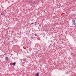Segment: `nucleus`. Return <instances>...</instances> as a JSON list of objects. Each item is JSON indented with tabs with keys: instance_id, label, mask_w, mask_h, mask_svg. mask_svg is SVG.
I'll return each mask as SVG.
<instances>
[{
	"instance_id": "7ed1b4c3",
	"label": "nucleus",
	"mask_w": 76,
	"mask_h": 76,
	"mask_svg": "<svg viewBox=\"0 0 76 76\" xmlns=\"http://www.w3.org/2000/svg\"><path fill=\"white\" fill-rule=\"evenodd\" d=\"M36 75L35 76H39V74L38 73H36Z\"/></svg>"
},
{
	"instance_id": "1a4fd4ad",
	"label": "nucleus",
	"mask_w": 76,
	"mask_h": 76,
	"mask_svg": "<svg viewBox=\"0 0 76 76\" xmlns=\"http://www.w3.org/2000/svg\"><path fill=\"white\" fill-rule=\"evenodd\" d=\"M32 25H34V23H32Z\"/></svg>"
},
{
	"instance_id": "f257e3e1",
	"label": "nucleus",
	"mask_w": 76,
	"mask_h": 76,
	"mask_svg": "<svg viewBox=\"0 0 76 76\" xmlns=\"http://www.w3.org/2000/svg\"><path fill=\"white\" fill-rule=\"evenodd\" d=\"M72 23L73 25H76V23H75V18H72Z\"/></svg>"
},
{
	"instance_id": "20e7f679",
	"label": "nucleus",
	"mask_w": 76,
	"mask_h": 76,
	"mask_svg": "<svg viewBox=\"0 0 76 76\" xmlns=\"http://www.w3.org/2000/svg\"><path fill=\"white\" fill-rule=\"evenodd\" d=\"M9 58H8V57H6L5 58V60H8Z\"/></svg>"
},
{
	"instance_id": "ddd939ff",
	"label": "nucleus",
	"mask_w": 76,
	"mask_h": 76,
	"mask_svg": "<svg viewBox=\"0 0 76 76\" xmlns=\"http://www.w3.org/2000/svg\"><path fill=\"white\" fill-rule=\"evenodd\" d=\"M23 63H23H25L24 62V63Z\"/></svg>"
},
{
	"instance_id": "f8f14e48",
	"label": "nucleus",
	"mask_w": 76,
	"mask_h": 76,
	"mask_svg": "<svg viewBox=\"0 0 76 76\" xmlns=\"http://www.w3.org/2000/svg\"><path fill=\"white\" fill-rule=\"evenodd\" d=\"M27 2H29V1H28Z\"/></svg>"
},
{
	"instance_id": "9b49d317",
	"label": "nucleus",
	"mask_w": 76,
	"mask_h": 76,
	"mask_svg": "<svg viewBox=\"0 0 76 76\" xmlns=\"http://www.w3.org/2000/svg\"><path fill=\"white\" fill-rule=\"evenodd\" d=\"M44 36H45V34H44Z\"/></svg>"
},
{
	"instance_id": "6e6552de",
	"label": "nucleus",
	"mask_w": 76,
	"mask_h": 76,
	"mask_svg": "<svg viewBox=\"0 0 76 76\" xmlns=\"http://www.w3.org/2000/svg\"><path fill=\"white\" fill-rule=\"evenodd\" d=\"M35 36H37V34H35Z\"/></svg>"
},
{
	"instance_id": "f03ea898",
	"label": "nucleus",
	"mask_w": 76,
	"mask_h": 76,
	"mask_svg": "<svg viewBox=\"0 0 76 76\" xmlns=\"http://www.w3.org/2000/svg\"><path fill=\"white\" fill-rule=\"evenodd\" d=\"M12 65H15V64H16V63H13V64H12V63H10V65H12Z\"/></svg>"
},
{
	"instance_id": "9d476101",
	"label": "nucleus",
	"mask_w": 76,
	"mask_h": 76,
	"mask_svg": "<svg viewBox=\"0 0 76 76\" xmlns=\"http://www.w3.org/2000/svg\"><path fill=\"white\" fill-rule=\"evenodd\" d=\"M44 12H45V11H44Z\"/></svg>"
},
{
	"instance_id": "423d86ee",
	"label": "nucleus",
	"mask_w": 76,
	"mask_h": 76,
	"mask_svg": "<svg viewBox=\"0 0 76 76\" xmlns=\"http://www.w3.org/2000/svg\"><path fill=\"white\" fill-rule=\"evenodd\" d=\"M31 39H34V38H33V37H31Z\"/></svg>"
},
{
	"instance_id": "0eeeda50",
	"label": "nucleus",
	"mask_w": 76,
	"mask_h": 76,
	"mask_svg": "<svg viewBox=\"0 0 76 76\" xmlns=\"http://www.w3.org/2000/svg\"><path fill=\"white\" fill-rule=\"evenodd\" d=\"M35 23H36L35 24V25H37V23L35 22Z\"/></svg>"
},
{
	"instance_id": "39448f33",
	"label": "nucleus",
	"mask_w": 76,
	"mask_h": 76,
	"mask_svg": "<svg viewBox=\"0 0 76 76\" xmlns=\"http://www.w3.org/2000/svg\"><path fill=\"white\" fill-rule=\"evenodd\" d=\"M1 15H4V13H1Z\"/></svg>"
}]
</instances>
